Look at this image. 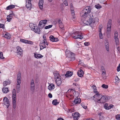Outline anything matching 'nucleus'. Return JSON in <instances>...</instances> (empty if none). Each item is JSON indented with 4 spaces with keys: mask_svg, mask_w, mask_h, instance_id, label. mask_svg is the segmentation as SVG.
Instances as JSON below:
<instances>
[{
    "mask_svg": "<svg viewBox=\"0 0 120 120\" xmlns=\"http://www.w3.org/2000/svg\"><path fill=\"white\" fill-rule=\"evenodd\" d=\"M30 84V90L32 92V93H33L34 92L35 90V85L33 79H32L31 81Z\"/></svg>",
    "mask_w": 120,
    "mask_h": 120,
    "instance_id": "nucleus-8",
    "label": "nucleus"
},
{
    "mask_svg": "<svg viewBox=\"0 0 120 120\" xmlns=\"http://www.w3.org/2000/svg\"><path fill=\"white\" fill-rule=\"evenodd\" d=\"M21 74L20 72H18L17 75V82L18 81H21Z\"/></svg>",
    "mask_w": 120,
    "mask_h": 120,
    "instance_id": "nucleus-37",
    "label": "nucleus"
},
{
    "mask_svg": "<svg viewBox=\"0 0 120 120\" xmlns=\"http://www.w3.org/2000/svg\"><path fill=\"white\" fill-rule=\"evenodd\" d=\"M4 35V37L8 39H9L11 38L10 34L7 33H5V34Z\"/></svg>",
    "mask_w": 120,
    "mask_h": 120,
    "instance_id": "nucleus-31",
    "label": "nucleus"
},
{
    "mask_svg": "<svg viewBox=\"0 0 120 120\" xmlns=\"http://www.w3.org/2000/svg\"><path fill=\"white\" fill-rule=\"evenodd\" d=\"M74 109H71L69 110H68V112L71 113L72 112H74Z\"/></svg>",
    "mask_w": 120,
    "mask_h": 120,
    "instance_id": "nucleus-52",
    "label": "nucleus"
},
{
    "mask_svg": "<svg viewBox=\"0 0 120 120\" xmlns=\"http://www.w3.org/2000/svg\"><path fill=\"white\" fill-rule=\"evenodd\" d=\"M102 71V74H103L105 75V71Z\"/></svg>",
    "mask_w": 120,
    "mask_h": 120,
    "instance_id": "nucleus-64",
    "label": "nucleus"
},
{
    "mask_svg": "<svg viewBox=\"0 0 120 120\" xmlns=\"http://www.w3.org/2000/svg\"><path fill=\"white\" fill-rule=\"evenodd\" d=\"M102 95V94H99V93H97L95 95L93 96V99L95 102L96 104L97 103H99Z\"/></svg>",
    "mask_w": 120,
    "mask_h": 120,
    "instance_id": "nucleus-3",
    "label": "nucleus"
},
{
    "mask_svg": "<svg viewBox=\"0 0 120 120\" xmlns=\"http://www.w3.org/2000/svg\"><path fill=\"white\" fill-rule=\"evenodd\" d=\"M55 85L53 84H51L48 87V89L50 90H51L54 88Z\"/></svg>",
    "mask_w": 120,
    "mask_h": 120,
    "instance_id": "nucleus-23",
    "label": "nucleus"
},
{
    "mask_svg": "<svg viewBox=\"0 0 120 120\" xmlns=\"http://www.w3.org/2000/svg\"><path fill=\"white\" fill-rule=\"evenodd\" d=\"M115 79L116 82H119V79L117 76L115 77Z\"/></svg>",
    "mask_w": 120,
    "mask_h": 120,
    "instance_id": "nucleus-51",
    "label": "nucleus"
},
{
    "mask_svg": "<svg viewBox=\"0 0 120 120\" xmlns=\"http://www.w3.org/2000/svg\"><path fill=\"white\" fill-rule=\"evenodd\" d=\"M67 56L68 58H71V61L74 60H75V57L74 54L70 51L67 52Z\"/></svg>",
    "mask_w": 120,
    "mask_h": 120,
    "instance_id": "nucleus-5",
    "label": "nucleus"
},
{
    "mask_svg": "<svg viewBox=\"0 0 120 120\" xmlns=\"http://www.w3.org/2000/svg\"><path fill=\"white\" fill-rule=\"evenodd\" d=\"M56 81V83L57 85L59 86L61 84V78H60V79H55Z\"/></svg>",
    "mask_w": 120,
    "mask_h": 120,
    "instance_id": "nucleus-24",
    "label": "nucleus"
},
{
    "mask_svg": "<svg viewBox=\"0 0 120 120\" xmlns=\"http://www.w3.org/2000/svg\"><path fill=\"white\" fill-rule=\"evenodd\" d=\"M26 6L28 9L30 10L31 9V8L32 5L30 0H29L27 1Z\"/></svg>",
    "mask_w": 120,
    "mask_h": 120,
    "instance_id": "nucleus-13",
    "label": "nucleus"
},
{
    "mask_svg": "<svg viewBox=\"0 0 120 120\" xmlns=\"http://www.w3.org/2000/svg\"><path fill=\"white\" fill-rule=\"evenodd\" d=\"M104 106V108L107 110H108L110 109V107H109L108 104L107 103L105 104Z\"/></svg>",
    "mask_w": 120,
    "mask_h": 120,
    "instance_id": "nucleus-40",
    "label": "nucleus"
},
{
    "mask_svg": "<svg viewBox=\"0 0 120 120\" xmlns=\"http://www.w3.org/2000/svg\"><path fill=\"white\" fill-rule=\"evenodd\" d=\"M57 22L59 23L60 27L61 29H63L64 27V26L62 21L60 19H59Z\"/></svg>",
    "mask_w": 120,
    "mask_h": 120,
    "instance_id": "nucleus-21",
    "label": "nucleus"
},
{
    "mask_svg": "<svg viewBox=\"0 0 120 120\" xmlns=\"http://www.w3.org/2000/svg\"><path fill=\"white\" fill-rule=\"evenodd\" d=\"M102 29V26H100L99 28V36L100 39H102L103 38V36L101 33V31Z\"/></svg>",
    "mask_w": 120,
    "mask_h": 120,
    "instance_id": "nucleus-15",
    "label": "nucleus"
},
{
    "mask_svg": "<svg viewBox=\"0 0 120 120\" xmlns=\"http://www.w3.org/2000/svg\"><path fill=\"white\" fill-rule=\"evenodd\" d=\"M40 49L41 50L45 48L46 46L45 45V43L43 42L42 41H41L40 44Z\"/></svg>",
    "mask_w": 120,
    "mask_h": 120,
    "instance_id": "nucleus-18",
    "label": "nucleus"
},
{
    "mask_svg": "<svg viewBox=\"0 0 120 120\" xmlns=\"http://www.w3.org/2000/svg\"><path fill=\"white\" fill-rule=\"evenodd\" d=\"M48 97L50 98H52V95L50 93H49L48 95Z\"/></svg>",
    "mask_w": 120,
    "mask_h": 120,
    "instance_id": "nucleus-56",
    "label": "nucleus"
},
{
    "mask_svg": "<svg viewBox=\"0 0 120 120\" xmlns=\"http://www.w3.org/2000/svg\"><path fill=\"white\" fill-rule=\"evenodd\" d=\"M72 74V72L68 71L67 72L66 74H65V76L66 77H71Z\"/></svg>",
    "mask_w": 120,
    "mask_h": 120,
    "instance_id": "nucleus-26",
    "label": "nucleus"
},
{
    "mask_svg": "<svg viewBox=\"0 0 120 120\" xmlns=\"http://www.w3.org/2000/svg\"><path fill=\"white\" fill-rule=\"evenodd\" d=\"M112 20L110 19L109 20L107 25V31L109 33L111 31V27Z\"/></svg>",
    "mask_w": 120,
    "mask_h": 120,
    "instance_id": "nucleus-9",
    "label": "nucleus"
},
{
    "mask_svg": "<svg viewBox=\"0 0 120 120\" xmlns=\"http://www.w3.org/2000/svg\"><path fill=\"white\" fill-rule=\"evenodd\" d=\"M59 103V102H57L56 99H55L52 101V104L54 105H56L58 104Z\"/></svg>",
    "mask_w": 120,
    "mask_h": 120,
    "instance_id": "nucleus-39",
    "label": "nucleus"
},
{
    "mask_svg": "<svg viewBox=\"0 0 120 120\" xmlns=\"http://www.w3.org/2000/svg\"><path fill=\"white\" fill-rule=\"evenodd\" d=\"M105 46L106 50L107 51H109V45L107 41H106L105 42Z\"/></svg>",
    "mask_w": 120,
    "mask_h": 120,
    "instance_id": "nucleus-28",
    "label": "nucleus"
},
{
    "mask_svg": "<svg viewBox=\"0 0 120 120\" xmlns=\"http://www.w3.org/2000/svg\"><path fill=\"white\" fill-rule=\"evenodd\" d=\"M114 38L115 39L116 45H118L119 43V39L118 37V33L116 32L114 34Z\"/></svg>",
    "mask_w": 120,
    "mask_h": 120,
    "instance_id": "nucleus-10",
    "label": "nucleus"
},
{
    "mask_svg": "<svg viewBox=\"0 0 120 120\" xmlns=\"http://www.w3.org/2000/svg\"><path fill=\"white\" fill-rule=\"evenodd\" d=\"M12 14H11L7 16V21L8 22H10L12 18Z\"/></svg>",
    "mask_w": 120,
    "mask_h": 120,
    "instance_id": "nucleus-34",
    "label": "nucleus"
},
{
    "mask_svg": "<svg viewBox=\"0 0 120 120\" xmlns=\"http://www.w3.org/2000/svg\"><path fill=\"white\" fill-rule=\"evenodd\" d=\"M16 49H17V52L20 51H21V50H22L21 48L19 46H17L16 47Z\"/></svg>",
    "mask_w": 120,
    "mask_h": 120,
    "instance_id": "nucleus-49",
    "label": "nucleus"
},
{
    "mask_svg": "<svg viewBox=\"0 0 120 120\" xmlns=\"http://www.w3.org/2000/svg\"><path fill=\"white\" fill-rule=\"evenodd\" d=\"M101 69L102 71H105L104 67L103 66H102L101 67Z\"/></svg>",
    "mask_w": 120,
    "mask_h": 120,
    "instance_id": "nucleus-60",
    "label": "nucleus"
},
{
    "mask_svg": "<svg viewBox=\"0 0 120 120\" xmlns=\"http://www.w3.org/2000/svg\"><path fill=\"white\" fill-rule=\"evenodd\" d=\"M91 10L90 6H86L81 11L80 14L81 16L85 18V19L82 20L84 23L90 26L98 22V20L96 15L91 12Z\"/></svg>",
    "mask_w": 120,
    "mask_h": 120,
    "instance_id": "nucleus-1",
    "label": "nucleus"
},
{
    "mask_svg": "<svg viewBox=\"0 0 120 120\" xmlns=\"http://www.w3.org/2000/svg\"><path fill=\"white\" fill-rule=\"evenodd\" d=\"M3 101L4 104L8 108L10 105L9 99L6 97H5L3 99Z\"/></svg>",
    "mask_w": 120,
    "mask_h": 120,
    "instance_id": "nucleus-7",
    "label": "nucleus"
},
{
    "mask_svg": "<svg viewBox=\"0 0 120 120\" xmlns=\"http://www.w3.org/2000/svg\"><path fill=\"white\" fill-rule=\"evenodd\" d=\"M114 105H110L109 106V107H110V109L113 107Z\"/></svg>",
    "mask_w": 120,
    "mask_h": 120,
    "instance_id": "nucleus-58",
    "label": "nucleus"
},
{
    "mask_svg": "<svg viewBox=\"0 0 120 120\" xmlns=\"http://www.w3.org/2000/svg\"><path fill=\"white\" fill-rule=\"evenodd\" d=\"M117 49L118 51H119V52H120V47H117Z\"/></svg>",
    "mask_w": 120,
    "mask_h": 120,
    "instance_id": "nucleus-62",
    "label": "nucleus"
},
{
    "mask_svg": "<svg viewBox=\"0 0 120 120\" xmlns=\"http://www.w3.org/2000/svg\"><path fill=\"white\" fill-rule=\"evenodd\" d=\"M4 59V57L3 56V54L2 52H0V59Z\"/></svg>",
    "mask_w": 120,
    "mask_h": 120,
    "instance_id": "nucleus-43",
    "label": "nucleus"
},
{
    "mask_svg": "<svg viewBox=\"0 0 120 120\" xmlns=\"http://www.w3.org/2000/svg\"><path fill=\"white\" fill-rule=\"evenodd\" d=\"M29 26L31 30H33V29H34V28L35 27L36 25L32 23H30L29 25Z\"/></svg>",
    "mask_w": 120,
    "mask_h": 120,
    "instance_id": "nucleus-36",
    "label": "nucleus"
},
{
    "mask_svg": "<svg viewBox=\"0 0 120 120\" xmlns=\"http://www.w3.org/2000/svg\"><path fill=\"white\" fill-rule=\"evenodd\" d=\"M34 29H33V31H34L35 32L39 34H40V30L37 27H35L34 28Z\"/></svg>",
    "mask_w": 120,
    "mask_h": 120,
    "instance_id": "nucleus-25",
    "label": "nucleus"
},
{
    "mask_svg": "<svg viewBox=\"0 0 120 120\" xmlns=\"http://www.w3.org/2000/svg\"><path fill=\"white\" fill-rule=\"evenodd\" d=\"M43 0H39L38 3V5L39 8L41 10L43 9Z\"/></svg>",
    "mask_w": 120,
    "mask_h": 120,
    "instance_id": "nucleus-17",
    "label": "nucleus"
},
{
    "mask_svg": "<svg viewBox=\"0 0 120 120\" xmlns=\"http://www.w3.org/2000/svg\"><path fill=\"white\" fill-rule=\"evenodd\" d=\"M89 45V42H85L84 43V45L85 46H88Z\"/></svg>",
    "mask_w": 120,
    "mask_h": 120,
    "instance_id": "nucleus-55",
    "label": "nucleus"
},
{
    "mask_svg": "<svg viewBox=\"0 0 120 120\" xmlns=\"http://www.w3.org/2000/svg\"><path fill=\"white\" fill-rule=\"evenodd\" d=\"M72 36L75 39H82L83 38V36L82 34L79 31L74 32L72 34Z\"/></svg>",
    "mask_w": 120,
    "mask_h": 120,
    "instance_id": "nucleus-2",
    "label": "nucleus"
},
{
    "mask_svg": "<svg viewBox=\"0 0 120 120\" xmlns=\"http://www.w3.org/2000/svg\"><path fill=\"white\" fill-rule=\"evenodd\" d=\"M81 105L83 108L84 109H86L87 108V107L86 106H85L84 103H82Z\"/></svg>",
    "mask_w": 120,
    "mask_h": 120,
    "instance_id": "nucleus-45",
    "label": "nucleus"
},
{
    "mask_svg": "<svg viewBox=\"0 0 120 120\" xmlns=\"http://www.w3.org/2000/svg\"><path fill=\"white\" fill-rule=\"evenodd\" d=\"M14 93L15 94V95H16L15 90V89H14L13 90V94Z\"/></svg>",
    "mask_w": 120,
    "mask_h": 120,
    "instance_id": "nucleus-57",
    "label": "nucleus"
},
{
    "mask_svg": "<svg viewBox=\"0 0 120 120\" xmlns=\"http://www.w3.org/2000/svg\"><path fill=\"white\" fill-rule=\"evenodd\" d=\"M100 120H104V117L103 116L101 115V113L99 114Z\"/></svg>",
    "mask_w": 120,
    "mask_h": 120,
    "instance_id": "nucleus-41",
    "label": "nucleus"
},
{
    "mask_svg": "<svg viewBox=\"0 0 120 120\" xmlns=\"http://www.w3.org/2000/svg\"><path fill=\"white\" fill-rule=\"evenodd\" d=\"M102 87L105 89L107 88H108V86L107 85H106L105 84H103L101 86Z\"/></svg>",
    "mask_w": 120,
    "mask_h": 120,
    "instance_id": "nucleus-44",
    "label": "nucleus"
},
{
    "mask_svg": "<svg viewBox=\"0 0 120 120\" xmlns=\"http://www.w3.org/2000/svg\"><path fill=\"white\" fill-rule=\"evenodd\" d=\"M117 70L118 71H120V63L119 64L118 66L117 67Z\"/></svg>",
    "mask_w": 120,
    "mask_h": 120,
    "instance_id": "nucleus-53",
    "label": "nucleus"
},
{
    "mask_svg": "<svg viewBox=\"0 0 120 120\" xmlns=\"http://www.w3.org/2000/svg\"><path fill=\"white\" fill-rule=\"evenodd\" d=\"M18 57H22L23 56V51L22 50H21L20 51L17 52Z\"/></svg>",
    "mask_w": 120,
    "mask_h": 120,
    "instance_id": "nucleus-29",
    "label": "nucleus"
},
{
    "mask_svg": "<svg viewBox=\"0 0 120 120\" xmlns=\"http://www.w3.org/2000/svg\"><path fill=\"white\" fill-rule=\"evenodd\" d=\"M11 83L10 81L9 80H6L4 81L3 82V85L4 86H6L7 85L10 84Z\"/></svg>",
    "mask_w": 120,
    "mask_h": 120,
    "instance_id": "nucleus-32",
    "label": "nucleus"
},
{
    "mask_svg": "<svg viewBox=\"0 0 120 120\" xmlns=\"http://www.w3.org/2000/svg\"><path fill=\"white\" fill-rule=\"evenodd\" d=\"M116 119L117 120H120V114H118L116 116Z\"/></svg>",
    "mask_w": 120,
    "mask_h": 120,
    "instance_id": "nucleus-47",
    "label": "nucleus"
},
{
    "mask_svg": "<svg viewBox=\"0 0 120 120\" xmlns=\"http://www.w3.org/2000/svg\"><path fill=\"white\" fill-rule=\"evenodd\" d=\"M4 25L0 23V28L4 29Z\"/></svg>",
    "mask_w": 120,
    "mask_h": 120,
    "instance_id": "nucleus-50",
    "label": "nucleus"
},
{
    "mask_svg": "<svg viewBox=\"0 0 120 120\" xmlns=\"http://www.w3.org/2000/svg\"><path fill=\"white\" fill-rule=\"evenodd\" d=\"M108 100V98L106 96L102 95L99 102V103H104Z\"/></svg>",
    "mask_w": 120,
    "mask_h": 120,
    "instance_id": "nucleus-4",
    "label": "nucleus"
},
{
    "mask_svg": "<svg viewBox=\"0 0 120 120\" xmlns=\"http://www.w3.org/2000/svg\"><path fill=\"white\" fill-rule=\"evenodd\" d=\"M57 120H64L61 118H58Z\"/></svg>",
    "mask_w": 120,
    "mask_h": 120,
    "instance_id": "nucleus-61",
    "label": "nucleus"
},
{
    "mask_svg": "<svg viewBox=\"0 0 120 120\" xmlns=\"http://www.w3.org/2000/svg\"><path fill=\"white\" fill-rule=\"evenodd\" d=\"M63 1L65 6H67L68 5V3L67 0H63Z\"/></svg>",
    "mask_w": 120,
    "mask_h": 120,
    "instance_id": "nucleus-48",
    "label": "nucleus"
},
{
    "mask_svg": "<svg viewBox=\"0 0 120 120\" xmlns=\"http://www.w3.org/2000/svg\"><path fill=\"white\" fill-rule=\"evenodd\" d=\"M2 91L4 93H7L9 91V90L8 87H3L2 89Z\"/></svg>",
    "mask_w": 120,
    "mask_h": 120,
    "instance_id": "nucleus-30",
    "label": "nucleus"
},
{
    "mask_svg": "<svg viewBox=\"0 0 120 120\" xmlns=\"http://www.w3.org/2000/svg\"><path fill=\"white\" fill-rule=\"evenodd\" d=\"M12 103H16V95L14 93L13 94V95L12 96Z\"/></svg>",
    "mask_w": 120,
    "mask_h": 120,
    "instance_id": "nucleus-35",
    "label": "nucleus"
},
{
    "mask_svg": "<svg viewBox=\"0 0 120 120\" xmlns=\"http://www.w3.org/2000/svg\"><path fill=\"white\" fill-rule=\"evenodd\" d=\"M84 74L83 71L81 69H80L77 72L78 75L80 77L83 76Z\"/></svg>",
    "mask_w": 120,
    "mask_h": 120,
    "instance_id": "nucleus-19",
    "label": "nucleus"
},
{
    "mask_svg": "<svg viewBox=\"0 0 120 120\" xmlns=\"http://www.w3.org/2000/svg\"><path fill=\"white\" fill-rule=\"evenodd\" d=\"M15 5H11L7 7L6 9L7 10H9L13 8H15Z\"/></svg>",
    "mask_w": 120,
    "mask_h": 120,
    "instance_id": "nucleus-33",
    "label": "nucleus"
},
{
    "mask_svg": "<svg viewBox=\"0 0 120 120\" xmlns=\"http://www.w3.org/2000/svg\"><path fill=\"white\" fill-rule=\"evenodd\" d=\"M20 41L26 44L31 45L33 44V41L24 39H21Z\"/></svg>",
    "mask_w": 120,
    "mask_h": 120,
    "instance_id": "nucleus-11",
    "label": "nucleus"
},
{
    "mask_svg": "<svg viewBox=\"0 0 120 120\" xmlns=\"http://www.w3.org/2000/svg\"><path fill=\"white\" fill-rule=\"evenodd\" d=\"M47 20H46L41 21L38 25L39 28H43L45 25V24L46 23Z\"/></svg>",
    "mask_w": 120,
    "mask_h": 120,
    "instance_id": "nucleus-6",
    "label": "nucleus"
},
{
    "mask_svg": "<svg viewBox=\"0 0 120 120\" xmlns=\"http://www.w3.org/2000/svg\"><path fill=\"white\" fill-rule=\"evenodd\" d=\"M70 6H71V8H73V5L72 4H70Z\"/></svg>",
    "mask_w": 120,
    "mask_h": 120,
    "instance_id": "nucleus-63",
    "label": "nucleus"
},
{
    "mask_svg": "<svg viewBox=\"0 0 120 120\" xmlns=\"http://www.w3.org/2000/svg\"><path fill=\"white\" fill-rule=\"evenodd\" d=\"M13 107L14 109H15L16 107V103H12Z\"/></svg>",
    "mask_w": 120,
    "mask_h": 120,
    "instance_id": "nucleus-54",
    "label": "nucleus"
},
{
    "mask_svg": "<svg viewBox=\"0 0 120 120\" xmlns=\"http://www.w3.org/2000/svg\"><path fill=\"white\" fill-rule=\"evenodd\" d=\"M71 13L72 15V17L74 19L75 18V14L74 13V10L73 8H71Z\"/></svg>",
    "mask_w": 120,
    "mask_h": 120,
    "instance_id": "nucleus-38",
    "label": "nucleus"
},
{
    "mask_svg": "<svg viewBox=\"0 0 120 120\" xmlns=\"http://www.w3.org/2000/svg\"><path fill=\"white\" fill-rule=\"evenodd\" d=\"M34 57L37 59L40 58H42L43 56L40 54H38L35 53H34Z\"/></svg>",
    "mask_w": 120,
    "mask_h": 120,
    "instance_id": "nucleus-20",
    "label": "nucleus"
},
{
    "mask_svg": "<svg viewBox=\"0 0 120 120\" xmlns=\"http://www.w3.org/2000/svg\"><path fill=\"white\" fill-rule=\"evenodd\" d=\"M95 7L98 9H99L101 8V6L99 4L95 5Z\"/></svg>",
    "mask_w": 120,
    "mask_h": 120,
    "instance_id": "nucleus-42",
    "label": "nucleus"
},
{
    "mask_svg": "<svg viewBox=\"0 0 120 120\" xmlns=\"http://www.w3.org/2000/svg\"><path fill=\"white\" fill-rule=\"evenodd\" d=\"M54 76L55 79L58 78L59 79H60V78H61V77L59 74V72L58 71L54 72Z\"/></svg>",
    "mask_w": 120,
    "mask_h": 120,
    "instance_id": "nucleus-14",
    "label": "nucleus"
},
{
    "mask_svg": "<svg viewBox=\"0 0 120 120\" xmlns=\"http://www.w3.org/2000/svg\"><path fill=\"white\" fill-rule=\"evenodd\" d=\"M81 102V100L80 98H75L74 102L75 104L80 103Z\"/></svg>",
    "mask_w": 120,
    "mask_h": 120,
    "instance_id": "nucleus-22",
    "label": "nucleus"
},
{
    "mask_svg": "<svg viewBox=\"0 0 120 120\" xmlns=\"http://www.w3.org/2000/svg\"><path fill=\"white\" fill-rule=\"evenodd\" d=\"M52 26V25H50L48 26H46L45 27V29H48L50 28Z\"/></svg>",
    "mask_w": 120,
    "mask_h": 120,
    "instance_id": "nucleus-46",
    "label": "nucleus"
},
{
    "mask_svg": "<svg viewBox=\"0 0 120 120\" xmlns=\"http://www.w3.org/2000/svg\"><path fill=\"white\" fill-rule=\"evenodd\" d=\"M43 41V42H44V43H45V42H47V41H46V39H44L43 41Z\"/></svg>",
    "mask_w": 120,
    "mask_h": 120,
    "instance_id": "nucleus-59",
    "label": "nucleus"
},
{
    "mask_svg": "<svg viewBox=\"0 0 120 120\" xmlns=\"http://www.w3.org/2000/svg\"><path fill=\"white\" fill-rule=\"evenodd\" d=\"M17 82L18 84L16 85V89L17 91H19L20 89V84L21 83V81H18Z\"/></svg>",
    "mask_w": 120,
    "mask_h": 120,
    "instance_id": "nucleus-27",
    "label": "nucleus"
},
{
    "mask_svg": "<svg viewBox=\"0 0 120 120\" xmlns=\"http://www.w3.org/2000/svg\"><path fill=\"white\" fill-rule=\"evenodd\" d=\"M50 40L51 41L53 42L57 41L59 40L57 38H55L52 35H51L49 37Z\"/></svg>",
    "mask_w": 120,
    "mask_h": 120,
    "instance_id": "nucleus-16",
    "label": "nucleus"
},
{
    "mask_svg": "<svg viewBox=\"0 0 120 120\" xmlns=\"http://www.w3.org/2000/svg\"><path fill=\"white\" fill-rule=\"evenodd\" d=\"M79 114L78 113H72V115L73 116L75 120H77L79 118Z\"/></svg>",
    "mask_w": 120,
    "mask_h": 120,
    "instance_id": "nucleus-12",
    "label": "nucleus"
}]
</instances>
